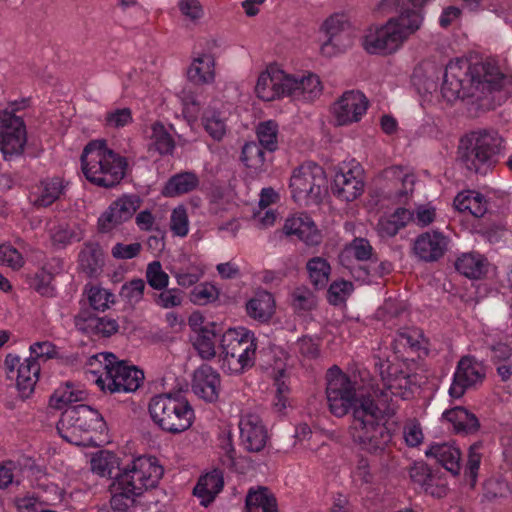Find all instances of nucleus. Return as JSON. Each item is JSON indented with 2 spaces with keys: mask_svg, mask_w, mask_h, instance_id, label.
I'll return each mask as SVG.
<instances>
[{
  "mask_svg": "<svg viewBox=\"0 0 512 512\" xmlns=\"http://www.w3.org/2000/svg\"><path fill=\"white\" fill-rule=\"evenodd\" d=\"M369 101L360 91H346L334 103L333 114L338 125L358 122L366 113Z\"/></svg>",
  "mask_w": 512,
  "mask_h": 512,
  "instance_id": "obj_16",
  "label": "nucleus"
},
{
  "mask_svg": "<svg viewBox=\"0 0 512 512\" xmlns=\"http://www.w3.org/2000/svg\"><path fill=\"white\" fill-rule=\"evenodd\" d=\"M411 479L421 485L424 490H429L435 482V476L425 463H417L410 470Z\"/></svg>",
  "mask_w": 512,
  "mask_h": 512,
  "instance_id": "obj_54",
  "label": "nucleus"
},
{
  "mask_svg": "<svg viewBox=\"0 0 512 512\" xmlns=\"http://www.w3.org/2000/svg\"><path fill=\"white\" fill-rule=\"evenodd\" d=\"M291 297L292 306L296 311H310L316 306V297L305 287H297Z\"/></svg>",
  "mask_w": 512,
  "mask_h": 512,
  "instance_id": "obj_52",
  "label": "nucleus"
},
{
  "mask_svg": "<svg viewBox=\"0 0 512 512\" xmlns=\"http://www.w3.org/2000/svg\"><path fill=\"white\" fill-rule=\"evenodd\" d=\"M151 139L155 149L161 154H171L175 148V142L172 136L167 132L161 122L152 124Z\"/></svg>",
  "mask_w": 512,
  "mask_h": 512,
  "instance_id": "obj_47",
  "label": "nucleus"
},
{
  "mask_svg": "<svg viewBox=\"0 0 512 512\" xmlns=\"http://www.w3.org/2000/svg\"><path fill=\"white\" fill-rule=\"evenodd\" d=\"M26 127L23 119L13 112L0 113V151L4 159L21 155L26 144Z\"/></svg>",
  "mask_w": 512,
  "mask_h": 512,
  "instance_id": "obj_13",
  "label": "nucleus"
},
{
  "mask_svg": "<svg viewBox=\"0 0 512 512\" xmlns=\"http://www.w3.org/2000/svg\"><path fill=\"white\" fill-rule=\"evenodd\" d=\"M205 131L216 141L222 140L226 134V118L219 110L208 107L202 116Z\"/></svg>",
  "mask_w": 512,
  "mask_h": 512,
  "instance_id": "obj_39",
  "label": "nucleus"
},
{
  "mask_svg": "<svg viewBox=\"0 0 512 512\" xmlns=\"http://www.w3.org/2000/svg\"><path fill=\"white\" fill-rule=\"evenodd\" d=\"M215 328L216 324L211 322L210 328L200 329L199 333L192 338L194 348L204 360H211L216 356L215 337L217 332Z\"/></svg>",
  "mask_w": 512,
  "mask_h": 512,
  "instance_id": "obj_37",
  "label": "nucleus"
},
{
  "mask_svg": "<svg viewBox=\"0 0 512 512\" xmlns=\"http://www.w3.org/2000/svg\"><path fill=\"white\" fill-rule=\"evenodd\" d=\"M104 425L103 417L94 408L79 404L68 407L57 423V431L62 439L77 445L86 446L90 438L83 435Z\"/></svg>",
  "mask_w": 512,
  "mask_h": 512,
  "instance_id": "obj_10",
  "label": "nucleus"
},
{
  "mask_svg": "<svg viewBox=\"0 0 512 512\" xmlns=\"http://www.w3.org/2000/svg\"><path fill=\"white\" fill-rule=\"evenodd\" d=\"M448 243V238L441 232L427 231L416 237L413 252L423 262H435L444 256Z\"/></svg>",
  "mask_w": 512,
  "mask_h": 512,
  "instance_id": "obj_18",
  "label": "nucleus"
},
{
  "mask_svg": "<svg viewBox=\"0 0 512 512\" xmlns=\"http://www.w3.org/2000/svg\"><path fill=\"white\" fill-rule=\"evenodd\" d=\"M164 473L163 467L150 458L139 457L115 474L112 487L141 497L145 490L155 488Z\"/></svg>",
  "mask_w": 512,
  "mask_h": 512,
  "instance_id": "obj_11",
  "label": "nucleus"
},
{
  "mask_svg": "<svg viewBox=\"0 0 512 512\" xmlns=\"http://www.w3.org/2000/svg\"><path fill=\"white\" fill-rule=\"evenodd\" d=\"M241 443L248 452H260L266 446L268 433L256 415H246L239 422Z\"/></svg>",
  "mask_w": 512,
  "mask_h": 512,
  "instance_id": "obj_20",
  "label": "nucleus"
},
{
  "mask_svg": "<svg viewBox=\"0 0 512 512\" xmlns=\"http://www.w3.org/2000/svg\"><path fill=\"white\" fill-rule=\"evenodd\" d=\"M88 298L91 308L95 311H104L110 302H114V294L101 288H91Z\"/></svg>",
  "mask_w": 512,
  "mask_h": 512,
  "instance_id": "obj_55",
  "label": "nucleus"
},
{
  "mask_svg": "<svg viewBox=\"0 0 512 512\" xmlns=\"http://www.w3.org/2000/svg\"><path fill=\"white\" fill-rule=\"evenodd\" d=\"M141 203L137 195H124L113 201L98 219L99 232L108 233L131 219Z\"/></svg>",
  "mask_w": 512,
  "mask_h": 512,
  "instance_id": "obj_15",
  "label": "nucleus"
},
{
  "mask_svg": "<svg viewBox=\"0 0 512 512\" xmlns=\"http://www.w3.org/2000/svg\"><path fill=\"white\" fill-rule=\"evenodd\" d=\"M454 206L458 211H468L477 218L484 216L487 211L486 201L479 193L475 195L459 193L454 199Z\"/></svg>",
  "mask_w": 512,
  "mask_h": 512,
  "instance_id": "obj_40",
  "label": "nucleus"
},
{
  "mask_svg": "<svg viewBox=\"0 0 512 512\" xmlns=\"http://www.w3.org/2000/svg\"><path fill=\"white\" fill-rule=\"evenodd\" d=\"M486 377L484 365L473 356H463L457 363L453 382L449 388L452 398L462 397L468 389L481 384Z\"/></svg>",
  "mask_w": 512,
  "mask_h": 512,
  "instance_id": "obj_14",
  "label": "nucleus"
},
{
  "mask_svg": "<svg viewBox=\"0 0 512 512\" xmlns=\"http://www.w3.org/2000/svg\"><path fill=\"white\" fill-rule=\"evenodd\" d=\"M325 185V172L315 163L301 165L290 178L292 197L296 202L318 201Z\"/></svg>",
  "mask_w": 512,
  "mask_h": 512,
  "instance_id": "obj_12",
  "label": "nucleus"
},
{
  "mask_svg": "<svg viewBox=\"0 0 512 512\" xmlns=\"http://www.w3.org/2000/svg\"><path fill=\"white\" fill-rule=\"evenodd\" d=\"M63 181L58 177L48 178L40 182L38 192L31 203L34 207H48L59 199L64 190Z\"/></svg>",
  "mask_w": 512,
  "mask_h": 512,
  "instance_id": "obj_31",
  "label": "nucleus"
},
{
  "mask_svg": "<svg viewBox=\"0 0 512 512\" xmlns=\"http://www.w3.org/2000/svg\"><path fill=\"white\" fill-rule=\"evenodd\" d=\"M331 189L335 196L344 201L355 200L364 190L360 171L349 169L346 172L337 173Z\"/></svg>",
  "mask_w": 512,
  "mask_h": 512,
  "instance_id": "obj_23",
  "label": "nucleus"
},
{
  "mask_svg": "<svg viewBox=\"0 0 512 512\" xmlns=\"http://www.w3.org/2000/svg\"><path fill=\"white\" fill-rule=\"evenodd\" d=\"M182 300V291L179 289L165 288L161 293L155 295V303L164 309L180 306Z\"/></svg>",
  "mask_w": 512,
  "mask_h": 512,
  "instance_id": "obj_56",
  "label": "nucleus"
},
{
  "mask_svg": "<svg viewBox=\"0 0 512 512\" xmlns=\"http://www.w3.org/2000/svg\"><path fill=\"white\" fill-rule=\"evenodd\" d=\"M247 512H278L275 496L267 487L249 490L246 496Z\"/></svg>",
  "mask_w": 512,
  "mask_h": 512,
  "instance_id": "obj_35",
  "label": "nucleus"
},
{
  "mask_svg": "<svg viewBox=\"0 0 512 512\" xmlns=\"http://www.w3.org/2000/svg\"><path fill=\"white\" fill-rule=\"evenodd\" d=\"M145 287L143 279H132L122 285L119 295L124 302L134 306L142 300Z\"/></svg>",
  "mask_w": 512,
  "mask_h": 512,
  "instance_id": "obj_49",
  "label": "nucleus"
},
{
  "mask_svg": "<svg viewBox=\"0 0 512 512\" xmlns=\"http://www.w3.org/2000/svg\"><path fill=\"white\" fill-rule=\"evenodd\" d=\"M84 398V391L74 390L73 385L67 382L65 388L57 389L50 397V406L55 409H62L64 405L82 401Z\"/></svg>",
  "mask_w": 512,
  "mask_h": 512,
  "instance_id": "obj_45",
  "label": "nucleus"
},
{
  "mask_svg": "<svg viewBox=\"0 0 512 512\" xmlns=\"http://www.w3.org/2000/svg\"><path fill=\"white\" fill-rule=\"evenodd\" d=\"M139 498L141 500H138V503L141 504L147 512H162L170 501L167 492L162 488H158L157 485L155 488L145 490Z\"/></svg>",
  "mask_w": 512,
  "mask_h": 512,
  "instance_id": "obj_43",
  "label": "nucleus"
},
{
  "mask_svg": "<svg viewBox=\"0 0 512 512\" xmlns=\"http://www.w3.org/2000/svg\"><path fill=\"white\" fill-rule=\"evenodd\" d=\"M423 334L418 329H407L398 333L396 343L411 350H418L421 347Z\"/></svg>",
  "mask_w": 512,
  "mask_h": 512,
  "instance_id": "obj_59",
  "label": "nucleus"
},
{
  "mask_svg": "<svg viewBox=\"0 0 512 512\" xmlns=\"http://www.w3.org/2000/svg\"><path fill=\"white\" fill-rule=\"evenodd\" d=\"M275 301L273 295L267 291H261L246 304L247 314L260 322L268 321L274 313Z\"/></svg>",
  "mask_w": 512,
  "mask_h": 512,
  "instance_id": "obj_33",
  "label": "nucleus"
},
{
  "mask_svg": "<svg viewBox=\"0 0 512 512\" xmlns=\"http://www.w3.org/2000/svg\"><path fill=\"white\" fill-rule=\"evenodd\" d=\"M132 122V112L130 108H121L106 113L105 123L111 128H122Z\"/></svg>",
  "mask_w": 512,
  "mask_h": 512,
  "instance_id": "obj_58",
  "label": "nucleus"
},
{
  "mask_svg": "<svg viewBox=\"0 0 512 512\" xmlns=\"http://www.w3.org/2000/svg\"><path fill=\"white\" fill-rule=\"evenodd\" d=\"M220 375L211 366L201 365L194 371L192 379L193 392L206 402H215L219 397Z\"/></svg>",
  "mask_w": 512,
  "mask_h": 512,
  "instance_id": "obj_21",
  "label": "nucleus"
},
{
  "mask_svg": "<svg viewBox=\"0 0 512 512\" xmlns=\"http://www.w3.org/2000/svg\"><path fill=\"white\" fill-rule=\"evenodd\" d=\"M428 0H381L378 8L383 12H397L374 33L365 36L363 46L371 54H390L416 32L423 21L422 7Z\"/></svg>",
  "mask_w": 512,
  "mask_h": 512,
  "instance_id": "obj_2",
  "label": "nucleus"
},
{
  "mask_svg": "<svg viewBox=\"0 0 512 512\" xmlns=\"http://www.w3.org/2000/svg\"><path fill=\"white\" fill-rule=\"evenodd\" d=\"M388 370L389 371L387 377H385L384 373L381 372L385 389L389 391L390 395L399 396L405 399L409 392V376L405 375L403 372H400L398 375L397 369L391 366H388Z\"/></svg>",
  "mask_w": 512,
  "mask_h": 512,
  "instance_id": "obj_42",
  "label": "nucleus"
},
{
  "mask_svg": "<svg viewBox=\"0 0 512 512\" xmlns=\"http://www.w3.org/2000/svg\"><path fill=\"white\" fill-rule=\"evenodd\" d=\"M283 231L286 235H295L309 246H316L322 241V234L306 214L286 219Z\"/></svg>",
  "mask_w": 512,
  "mask_h": 512,
  "instance_id": "obj_22",
  "label": "nucleus"
},
{
  "mask_svg": "<svg viewBox=\"0 0 512 512\" xmlns=\"http://www.w3.org/2000/svg\"><path fill=\"white\" fill-rule=\"evenodd\" d=\"M277 134L278 124L273 120L261 122L257 127L259 144L269 152H274L278 148Z\"/></svg>",
  "mask_w": 512,
  "mask_h": 512,
  "instance_id": "obj_46",
  "label": "nucleus"
},
{
  "mask_svg": "<svg viewBox=\"0 0 512 512\" xmlns=\"http://www.w3.org/2000/svg\"><path fill=\"white\" fill-rule=\"evenodd\" d=\"M40 374V365L35 358H25L14 377L16 378V387L22 399H27L34 392L35 385Z\"/></svg>",
  "mask_w": 512,
  "mask_h": 512,
  "instance_id": "obj_25",
  "label": "nucleus"
},
{
  "mask_svg": "<svg viewBox=\"0 0 512 512\" xmlns=\"http://www.w3.org/2000/svg\"><path fill=\"white\" fill-rule=\"evenodd\" d=\"M443 418L453 425L456 433L475 434L480 428V422L476 415L462 406L446 410L443 413Z\"/></svg>",
  "mask_w": 512,
  "mask_h": 512,
  "instance_id": "obj_30",
  "label": "nucleus"
},
{
  "mask_svg": "<svg viewBox=\"0 0 512 512\" xmlns=\"http://www.w3.org/2000/svg\"><path fill=\"white\" fill-rule=\"evenodd\" d=\"M439 74L440 70L433 63H421L413 70L412 85L419 94L432 93L437 90Z\"/></svg>",
  "mask_w": 512,
  "mask_h": 512,
  "instance_id": "obj_28",
  "label": "nucleus"
},
{
  "mask_svg": "<svg viewBox=\"0 0 512 512\" xmlns=\"http://www.w3.org/2000/svg\"><path fill=\"white\" fill-rule=\"evenodd\" d=\"M112 493L110 499V505L112 512H128L129 509L138 504V496L132 495V493L122 491L117 487L110 486Z\"/></svg>",
  "mask_w": 512,
  "mask_h": 512,
  "instance_id": "obj_48",
  "label": "nucleus"
},
{
  "mask_svg": "<svg viewBox=\"0 0 512 512\" xmlns=\"http://www.w3.org/2000/svg\"><path fill=\"white\" fill-rule=\"evenodd\" d=\"M508 484L501 479H489L485 482L483 496L489 500L505 497L508 494Z\"/></svg>",
  "mask_w": 512,
  "mask_h": 512,
  "instance_id": "obj_57",
  "label": "nucleus"
},
{
  "mask_svg": "<svg viewBox=\"0 0 512 512\" xmlns=\"http://www.w3.org/2000/svg\"><path fill=\"white\" fill-rule=\"evenodd\" d=\"M142 249L139 242L131 244L117 243L112 248V256L116 259H132L137 257Z\"/></svg>",
  "mask_w": 512,
  "mask_h": 512,
  "instance_id": "obj_63",
  "label": "nucleus"
},
{
  "mask_svg": "<svg viewBox=\"0 0 512 512\" xmlns=\"http://www.w3.org/2000/svg\"><path fill=\"white\" fill-rule=\"evenodd\" d=\"M395 413L393 407L385 400L365 402L355 411L353 422V439L361 448L370 453H378L385 449L392 439L385 422Z\"/></svg>",
  "mask_w": 512,
  "mask_h": 512,
  "instance_id": "obj_3",
  "label": "nucleus"
},
{
  "mask_svg": "<svg viewBox=\"0 0 512 512\" xmlns=\"http://www.w3.org/2000/svg\"><path fill=\"white\" fill-rule=\"evenodd\" d=\"M293 81L295 84L288 88L289 97L310 101L321 94L322 86L317 75L309 74L301 79L293 77Z\"/></svg>",
  "mask_w": 512,
  "mask_h": 512,
  "instance_id": "obj_34",
  "label": "nucleus"
},
{
  "mask_svg": "<svg viewBox=\"0 0 512 512\" xmlns=\"http://www.w3.org/2000/svg\"><path fill=\"white\" fill-rule=\"evenodd\" d=\"M326 397L330 412L336 417L345 416L350 410L355 411L365 402H377L371 395H365L355 388V383L337 366L327 373Z\"/></svg>",
  "mask_w": 512,
  "mask_h": 512,
  "instance_id": "obj_9",
  "label": "nucleus"
},
{
  "mask_svg": "<svg viewBox=\"0 0 512 512\" xmlns=\"http://www.w3.org/2000/svg\"><path fill=\"white\" fill-rule=\"evenodd\" d=\"M294 84L292 76L271 67L260 74L255 91L260 99L272 101L276 98L288 96V88Z\"/></svg>",
  "mask_w": 512,
  "mask_h": 512,
  "instance_id": "obj_17",
  "label": "nucleus"
},
{
  "mask_svg": "<svg viewBox=\"0 0 512 512\" xmlns=\"http://www.w3.org/2000/svg\"><path fill=\"white\" fill-rule=\"evenodd\" d=\"M353 283L346 280L334 281L327 290V300L332 305H340L344 303L347 297L353 291Z\"/></svg>",
  "mask_w": 512,
  "mask_h": 512,
  "instance_id": "obj_50",
  "label": "nucleus"
},
{
  "mask_svg": "<svg viewBox=\"0 0 512 512\" xmlns=\"http://www.w3.org/2000/svg\"><path fill=\"white\" fill-rule=\"evenodd\" d=\"M81 168L86 179L94 185L112 188L125 177L127 159L107 147L105 140H92L83 149Z\"/></svg>",
  "mask_w": 512,
  "mask_h": 512,
  "instance_id": "obj_4",
  "label": "nucleus"
},
{
  "mask_svg": "<svg viewBox=\"0 0 512 512\" xmlns=\"http://www.w3.org/2000/svg\"><path fill=\"white\" fill-rule=\"evenodd\" d=\"M425 455L436 459L447 471L457 475L460 471L461 452L452 443H433L426 450Z\"/></svg>",
  "mask_w": 512,
  "mask_h": 512,
  "instance_id": "obj_26",
  "label": "nucleus"
},
{
  "mask_svg": "<svg viewBox=\"0 0 512 512\" xmlns=\"http://www.w3.org/2000/svg\"><path fill=\"white\" fill-rule=\"evenodd\" d=\"M441 92L449 102L467 99L476 110L489 111L512 93V78L490 62L451 61L443 74Z\"/></svg>",
  "mask_w": 512,
  "mask_h": 512,
  "instance_id": "obj_1",
  "label": "nucleus"
},
{
  "mask_svg": "<svg viewBox=\"0 0 512 512\" xmlns=\"http://www.w3.org/2000/svg\"><path fill=\"white\" fill-rule=\"evenodd\" d=\"M199 184V179L192 172H183L172 176L163 189V195L175 197L194 190Z\"/></svg>",
  "mask_w": 512,
  "mask_h": 512,
  "instance_id": "obj_36",
  "label": "nucleus"
},
{
  "mask_svg": "<svg viewBox=\"0 0 512 512\" xmlns=\"http://www.w3.org/2000/svg\"><path fill=\"white\" fill-rule=\"evenodd\" d=\"M484 258L477 253H466L455 262L456 270L470 279H480L485 273Z\"/></svg>",
  "mask_w": 512,
  "mask_h": 512,
  "instance_id": "obj_38",
  "label": "nucleus"
},
{
  "mask_svg": "<svg viewBox=\"0 0 512 512\" xmlns=\"http://www.w3.org/2000/svg\"><path fill=\"white\" fill-rule=\"evenodd\" d=\"M264 149L259 143L247 142L242 147L240 159L246 167L261 171L265 163Z\"/></svg>",
  "mask_w": 512,
  "mask_h": 512,
  "instance_id": "obj_44",
  "label": "nucleus"
},
{
  "mask_svg": "<svg viewBox=\"0 0 512 512\" xmlns=\"http://www.w3.org/2000/svg\"><path fill=\"white\" fill-rule=\"evenodd\" d=\"M171 230L178 236H186L188 233V218L184 208H176L171 215Z\"/></svg>",
  "mask_w": 512,
  "mask_h": 512,
  "instance_id": "obj_61",
  "label": "nucleus"
},
{
  "mask_svg": "<svg viewBox=\"0 0 512 512\" xmlns=\"http://www.w3.org/2000/svg\"><path fill=\"white\" fill-rule=\"evenodd\" d=\"M148 409L154 423L171 434L188 430L195 418L192 406L180 392L152 397Z\"/></svg>",
  "mask_w": 512,
  "mask_h": 512,
  "instance_id": "obj_6",
  "label": "nucleus"
},
{
  "mask_svg": "<svg viewBox=\"0 0 512 512\" xmlns=\"http://www.w3.org/2000/svg\"><path fill=\"white\" fill-rule=\"evenodd\" d=\"M0 264L12 268L21 267L22 256L11 245H0Z\"/></svg>",
  "mask_w": 512,
  "mask_h": 512,
  "instance_id": "obj_62",
  "label": "nucleus"
},
{
  "mask_svg": "<svg viewBox=\"0 0 512 512\" xmlns=\"http://www.w3.org/2000/svg\"><path fill=\"white\" fill-rule=\"evenodd\" d=\"M219 292L217 288L210 283H202L194 287L191 291V301L194 304L205 305L217 300Z\"/></svg>",
  "mask_w": 512,
  "mask_h": 512,
  "instance_id": "obj_53",
  "label": "nucleus"
},
{
  "mask_svg": "<svg viewBox=\"0 0 512 512\" xmlns=\"http://www.w3.org/2000/svg\"><path fill=\"white\" fill-rule=\"evenodd\" d=\"M306 268L310 282L315 289H323L326 287L331 271L330 264L326 259L322 257H313L307 262Z\"/></svg>",
  "mask_w": 512,
  "mask_h": 512,
  "instance_id": "obj_41",
  "label": "nucleus"
},
{
  "mask_svg": "<svg viewBox=\"0 0 512 512\" xmlns=\"http://www.w3.org/2000/svg\"><path fill=\"white\" fill-rule=\"evenodd\" d=\"M221 368L229 374H240L254 366L257 339L246 328H230L220 340Z\"/></svg>",
  "mask_w": 512,
  "mask_h": 512,
  "instance_id": "obj_7",
  "label": "nucleus"
},
{
  "mask_svg": "<svg viewBox=\"0 0 512 512\" xmlns=\"http://www.w3.org/2000/svg\"><path fill=\"white\" fill-rule=\"evenodd\" d=\"M74 324L77 330L85 334L110 337L118 331L116 320L108 317H98L89 308L79 311L74 317Z\"/></svg>",
  "mask_w": 512,
  "mask_h": 512,
  "instance_id": "obj_19",
  "label": "nucleus"
},
{
  "mask_svg": "<svg viewBox=\"0 0 512 512\" xmlns=\"http://www.w3.org/2000/svg\"><path fill=\"white\" fill-rule=\"evenodd\" d=\"M504 139L495 129H478L464 135L458 146V160L475 174H486L497 162Z\"/></svg>",
  "mask_w": 512,
  "mask_h": 512,
  "instance_id": "obj_5",
  "label": "nucleus"
},
{
  "mask_svg": "<svg viewBox=\"0 0 512 512\" xmlns=\"http://www.w3.org/2000/svg\"><path fill=\"white\" fill-rule=\"evenodd\" d=\"M350 28V23L345 14L335 13L328 17L321 26L325 32L327 40L321 46L322 54L332 56L336 48L340 47L338 36Z\"/></svg>",
  "mask_w": 512,
  "mask_h": 512,
  "instance_id": "obj_24",
  "label": "nucleus"
},
{
  "mask_svg": "<svg viewBox=\"0 0 512 512\" xmlns=\"http://www.w3.org/2000/svg\"><path fill=\"white\" fill-rule=\"evenodd\" d=\"M111 458L112 456L108 453L106 455L101 453L94 456L91 459V470L100 476H108L114 479L115 475H113L112 472L113 468L111 466Z\"/></svg>",
  "mask_w": 512,
  "mask_h": 512,
  "instance_id": "obj_60",
  "label": "nucleus"
},
{
  "mask_svg": "<svg viewBox=\"0 0 512 512\" xmlns=\"http://www.w3.org/2000/svg\"><path fill=\"white\" fill-rule=\"evenodd\" d=\"M146 279L148 284L156 290L165 289L169 283V276L163 271L159 261H153L148 264L146 269Z\"/></svg>",
  "mask_w": 512,
  "mask_h": 512,
  "instance_id": "obj_51",
  "label": "nucleus"
},
{
  "mask_svg": "<svg viewBox=\"0 0 512 512\" xmlns=\"http://www.w3.org/2000/svg\"><path fill=\"white\" fill-rule=\"evenodd\" d=\"M224 486L223 474L220 470L214 469L212 472L200 477L193 489V494L200 499L201 505L207 507L212 503Z\"/></svg>",
  "mask_w": 512,
  "mask_h": 512,
  "instance_id": "obj_27",
  "label": "nucleus"
},
{
  "mask_svg": "<svg viewBox=\"0 0 512 512\" xmlns=\"http://www.w3.org/2000/svg\"><path fill=\"white\" fill-rule=\"evenodd\" d=\"M214 66L213 56L208 54L199 56L189 66L187 77L189 81L196 85L211 83L215 77Z\"/></svg>",
  "mask_w": 512,
  "mask_h": 512,
  "instance_id": "obj_32",
  "label": "nucleus"
},
{
  "mask_svg": "<svg viewBox=\"0 0 512 512\" xmlns=\"http://www.w3.org/2000/svg\"><path fill=\"white\" fill-rule=\"evenodd\" d=\"M96 364L103 366L105 378L99 376L96 383L102 390L115 392H134L144 380V372L136 366H130L126 361H118L113 353L103 352L88 359L87 366Z\"/></svg>",
  "mask_w": 512,
  "mask_h": 512,
  "instance_id": "obj_8",
  "label": "nucleus"
},
{
  "mask_svg": "<svg viewBox=\"0 0 512 512\" xmlns=\"http://www.w3.org/2000/svg\"><path fill=\"white\" fill-rule=\"evenodd\" d=\"M351 250L354 257L359 261H366L373 257V248L369 241L364 238H355L351 243Z\"/></svg>",
  "mask_w": 512,
  "mask_h": 512,
  "instance_id": "obj_64",
  "label": "nucleus"
},
{
  "mask_svg": "<svg viewBox=\"0 0 512 512\" xmlns=\"http://www.w3.org/2000/svg\"><path fill=\"white\" fill-rule=\"evenodd\" d=\"M81 270L90 278L98 276L104 266V255L98 243L87 242L78 256Z\"/></svg>",
  "mask_w": 512,
  "mask_h": 512,
  "instance_id": "obj_29",
  "label": "nucleus"
}]
</instances>
